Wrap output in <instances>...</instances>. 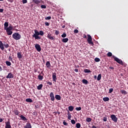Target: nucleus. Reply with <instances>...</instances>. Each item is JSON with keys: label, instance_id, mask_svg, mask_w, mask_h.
I'll return each mask as SVG.
<instances>
[{"label": "nucleus", "instance_id": "nucleus-37", "mask_svg": "<svg viewBox=\"0 0 128 128\" xmlns=\"http://www.w3.org/2000/svg\"><path fill=\"white\" fill-rule=\"evenodd\" d=\"M66 36L67 34H66L65 32H64V34H62L61 35V37H62V38H66Z\"/></svg>", "mask_w": 128, "mask_h": 128}, {"label": "nucleus", "instance_id": "nucleus-61", "mask_svg": "<svg viewBox=\"0 0 128 128\" xmlns=\"http://www.w3.org/2000/svg\"><path fill=\"white\" fill-rule=\"evenodd\" d=\"M2 70V68L1 66H0V72Z\"/></svg>", "mask_w": 128, "mask_h": 128}, {"label": "nucleus", "instance_id": "nucleus-32", "mask_svg": "<svg viewBox=\"0 0 128 128\" xmlns=\"http://www.w3.org/2000/svg\"><path fill=\"white\" fill-rule=\"evenodd\" d=\"M92 121V118H86V122H90Z\"/></svg>", "mask_w": 128, "mask_h": 128}, {"label": "nucleus", "instance_id": "nucleus-48", "mask_svg": "<svg viewBox=\"0 0 128 128\" xmlns=\"http://www.w3.org/2000/svg\"><path fill=\"white\" fill-rule=\"evenodd\" d=\"M62 124H64V126H68V123L66 122V120H64Z\"/></svg>", "mask_w": 128, "mask_h": 128}, {"label": "nucleus", "instance_id": "nucleus-25", "mask_svg": "<svg viewBox=\"0 0 128 128\" xmlns=\"http://www.w3.org/2000/svg\"><path fill=\"white\" fill-rule=\"evenodd\" d=\"M83 72L85 73H90L91 72V70L88 69H84V70H83Z\"/></svg>", "mask_w": 128, "mask_h": 128}, {"label": "nucleus", "instance_id": "nucleus-62", "mask_svg": "<svg viewBox=\"0 0 128 128\" xmlns=\"http://www.w3.org/2000/svg\"><path fill=\"white\" fill-rule=\"evenodd\" d=\"M92 128H97L94 125L92 126Z\"/></svg>", "mask_w": 128, "mask_h": 128}, {"label": "nucleus", "instance_id": "nucleus-41", "mask_svg": "<svg viewBox=\"0 0 128 128\" xmlns=\"http://www.w3.org/2000/svg\"><path fill=\"white\" fill-rule=\"evenodd\" d=\"M4 46L5 48H8L10 47V45H8V44H4Z\"/></svg>", "mask_w": 128, "mask_h": 128}, {"label": "nucleus", "instance_id": "nucleus-60", "mask_svg": "<svg viewBox=\"0 0 128 128\" xmlns=\"http://www.w3.org/2000/svg\"><path fill=\"white\" fill-rule=\"evenodd\" d=\"M94 78H95V80H96V78H97L96 76H94Z\"/></svg>", "mask_w": 128, "mask_h": 128}, {"label": "nucleus", "instance_id": "nucleus-5", "mask_svg": "<svg viewBox=\"0 0 128 128\" xmlns=\"http://www.w3.org/2000/svg\"><path fill=\"white\" fill-rule=\"evenodd\" d=\"M47 38L50 40H55L56 37L54 36H52V34H48L47 35Z\"/></svg>", "mask_w": 128, "mask_h": 128}, {"label": "nucleus", "instance_id": "nucleus-16", "mask_svg": "<svg viewBox=\"0 0 128 128\" xmlns=\"http://www.w3.org/2000/svg\"><path fill=\"white\" fill-rule=\"evenodd\" d=\"M7 78H14V75L12 73H10L8 74V76L6 77Z\"/></svg>", "mask_w": 128, "mask_h": 128}, {"label": "nucleus", "instance_id": "nucleus-34", "mask_svg": "<svg viewBox=\"0 0 128 128\" xmlns=\"http://www.w3.org/2000/svg\"><path fill=\"white\" fill-rule=\"evenodd\" d=\"M6 64L8 66H10V65H12V63L9 61H6Z\"/></svg>", "mask_w": 128, "mask_h": 128}, {"label": "nucleus", "instance_id": "nucleus-64", "mask_svg": "<svg viewBox=\"0 0 128 128\" xmlns=\"http://www.w3.org/2000/svg\"><path fill=\"white\" fill-rule=\"evenodd\" d=\"M86 35H84V38H86Z\"/></svg>", "mask_w": 128, "mask_h": 128}, {"label": "nucleus", "instance_id": "nucleus-6", "mask_svg": "<svg viewBox=\"0 0 128 128\" xmlns=\"http://www.w3.org/2000/svg\"><path fill=\"white\" fill-rule=\"evenodd\" d=\"M6 126L5 128H12V126H10V119H8V121L5 122Z\"/></svg>", "mask_w": 128, "mask_h": 128}, {"label": "nucleus", "instance_id": "nucleus-51", "mask_svg": "<svg viewBox=\"0 0 128 128\" xmlns=\"http://www.w3.org/2000/svg\"><path fill=\"white\" fill-rule=\"evenodd\" d=\"M47 84H48V85H50V86L52 85V83L51 82H47Z\"/></svg>", "mask_w": 128, "mask_h": 128}, {"label": "nucleus", "instance_id": "nucleus-28", "mask_svg": "<svg viewBox=\"0 0 128 128\" xmlns=\"http://www.w3.org/2000/svg\"><path fill=\"white\" fill-rule=\"evenodd\" d=\"M68 120H70L72 116H71V114L70 112H69V110L68 111Z\"/></svg>", "mask_w": 128, "mask_h": 128}, {"label": "nucleus", "instance_id": "nucleus-58", "mask_svg": "<svg viewBox=\"0 0 128 128\" xmlns=\"http://www.w3.org/2000/svg\"><path fill=\"white\" fill-rule=\"evenodd\" d=\"M74 72H78V69H74Z\"/></svg>", "mask_w": 128, "mask_h": 128}, {"label": "nucleus", "instance_id": "nucleus-59", "mask_svg": "<svg viewBox=\"0 0 128 128\" xmlns=\"http://www.w3.org/2000/svg\"><path fill=\"white\" fill-rule=\"evenodd\" d=\"M3 122V119L0 118V122Z\"/></svg>", "mask_w": 128, "mask_h": 128}, {"label": "nucleus", "instance_id": "nucleus-52", "mask_svg": "<svg viewBox=\"0 0 128 128\" xmlns=\"http://www.w3.org/2000/svg\"><path fill=\"white\" fill-rule=\"evenodd\" d=\"M109 68L112 69V70H114V68H113L112 66H110Z\"/></svg>", "mask_w": 128, "mask_h": 128}, {"label": "nucleus", "instance_id": "nucleus-19", "mask_svg": "<svg viewBox=\"0 0 128 128\" xmlns=\"http://www.w3.org/2000/svg\"><path fill=\"white\" fill-rule=\"evenodd\" d=\"M55 98H56V100H60V99L62 98L60 97V96L58 94H56L55 96Z\"/></svg>", "mask_w": 128, "mask_h": 128}, {"label": "nucleus", "instance_id": "nucleus-45", "mask_svg": "<svg viewBox=\"0 0 128 128\" xmlns=\"http://www.w3.org/2000/svg\"><path fill=\"white\" fill-rule=\"evenodd\" d=\"M40 8H46V6L45 5H42L40 6Z\"/></svg>", "mask_w": 128, "mask_h": 128}, {"label": "nucleus", "instance_id": "nucleus-22", "mask_svg": "<svg viewBox=\"0 0 128 128\" xmlns=\"http://www.w3.org/2000/svg\"><path fill=\"white\" fill-rule=\"evenodd\" d=\"M42 87H43V84H40V85L38 86H37V90H42Z\"/></svg>", "mask_w": 128, "mask_h": 128}, {"label": "nucleus", "instance_id": "nucleus-15", "mask_svg": "<svg viewBox=\"0 0 128 128\" xmlns=\"http://www.w3.org/2000/svg\"><path fill=\"white\" fill-rule=\"evenodd\" d=\"M12 30H6L7 35L10 36L12 34Z\"/></svg>", "mask_w": 128, "mask_h": 128}, {"label": "nucleus", "instance_id": "nucleus-14", "mask_svg": "<svg viewBox=\"0 0 128 128\" xmlns=\"http://www.w3.org/2000/svg\"><path fill=\"white\" fill-rule=\"evenodd\" d=\"M4 30H12V26L10 25L8 27H6V28H4Z\"/></svg>", "mask_w": 128, "mask_h": 128}, {"label": "nucleus", "instance_id": "nucleus-53", "mask_svg": "<svg viewBox=\"0 0 128 128\" xmlns=\"http://www.w3.org/2000/svg\"><path fill=\"white\" fill-rule=\"evenodd\" d=\"M8 0V2H10V3H12V2H14V0Z\"/></svg>", "mask_w": 128, "mask_h": 128}, {"label": "nucleus", "instance_id": "nucleus-21", "mask_svg": "<svg viewBox=\"0 0 128 128\" xmlns=\"http://www.w3.org/2000/svg\"><path fill=\"white\" fill-rule=\"evenodd\" d=\"M68 38H64L62 39V42L64 43H66L68 42Z\"/></svg>", "mask_w": 128, "mask_h": 128}, {"label": "nucleus", "instance_id": "nucleus-12", "mask_svg": "<svg viewBox=\"0 0 128 128\" xmlns=\"http://www.w3.org/2000/svg\"><path fill=\"white\" fill-rule=\"evenodd\" d=\"M13 113H14V114H16V116H19V114L20 112H19V111L17 109H15L14 110H13Z\"/></svg>", "mask_w": 128, "mask_h": 128}, {"label": "nucleus", "instance_id": "nucleus-63", "mask_svg": "<svg viewBox=\"0 0 128 128\" xmlns=\"http://www.w3.org/2000/svg\"><path fill=\"white\" fill-rule=\"evenodd\" d=\"M65 27H66L65 26H62V28H65Z\"/></svg>", "mask_w": 128, "mask_h": 128}, {"label": "nucleus", "instance_id": "nucleus-46", "mask_svg": "<svg viewBox=\"0 0 128 128\" xmlns=\"http://www.w3.org/2000/svg\"><path fill=\"white\" fill-rule=\"evenodd\" d=\"M28 2L27 0H22V3H23V4H26Z\"/></svg>", "mask_w": 128, "mask_h": 128}, {"label": "nucleus", "instance_id": "nucleus-30", "mask_svg": "<svg viewBox=\"0 0 128 128\" xmlns=\"http://www.w3.org/2000/svg\"><path fill=\"white\" fill-rule=\"evenodd\" d=\"M120 92L122 93V94H124V95L126 94H127L126 92V90H120Z\"/></svg>", "mask_w": 128, "mask_h": 128}, {"label": "nucleus", "instance_id": "nucleus-29", "mask_svg": "<svg viewBox=\"0 0 128 128\" xmlns=\"http://www.w3.org/2000/svg\"><path fill=\"white\" fill-rule=\"evenodd\" d=\"M51 65H50V62L49 61H48L47 62H46V66H47V68H50V67Z\"/></svg>", "mask_w": 128, "mask_h": 128}, {"label": "nucleus", "instance_id": "nucleus-57", "mask_svg": "<svg viewBox=\"0 0 128 128\" xmlns=\"http://www.w3.org/2000/svg\"><path fill=\"white\" fill-rule=\"evenodd\" d=\"M4 11V10H3L2 8H0V12H3Z\"/></svg>", "mask_w": 128, "mask_h": 128}, {"label": "nucleus", "instance_id": "nucleus-1", "mask_svg": "<svg viewBox=\"0 0 128 128\" xmlns=\"http://www.w3.org/2000/svg\"><path fill=\"white\" fill-rule=\"evenodd\" d=\"M44 34V32L42 30H40V32L36 30H34V34L32 35V38H34L35 40H41L40 36H43Z\"/></svg>", "mask_w": 128, "mask_h": 128}, {"label": "nucleus", "instance_id": "nucleus-10", "mask_svg": "<svg viewBox=\"0 0 128 128\" xmlns=\"http://www.w3.org/2000/svg\"><path fill=\"white\" fill-rule=\"evenodd\" d=\"M56 72L52 73V80L54 82L56 81Z\"/></svg>", "mask_w": 128, "mask_h": 128}, {"label": "nucleus", "instance_id": "nucleus-3", "mask_svg": "<svg viewBox=\"0 0 128 128\" xmlns=\"http://www.w3.org/2000/svg\"><path fill=\"white\" fill-rule=\"evenodd\" d=\"M12 38L16 40H20L21 38V35L18 32H16L12 34Z\"/></svg>", "mask_w": 128, "mask_h": 128}, {"label": "nucleus", "instance_id": "nucleus-24", "mask_svg": "<svg viewBox=\"0 0 128 128\" xmlns=\"http://www.w3.org/2000/svg\"><path fill=\"white\" fill-rule=\"evenodd\" d=\"M82 84H88V80H86V79H84L82 80Z\"/></svg>", "mask_w": 128, "mask_h": 128}, {"label": "nucleus", "instance_id": "nucleus-4", "mask_svg": "<svg viewBox=\"0 0 128 128\" xmlns=\"http://www.w3.org/2000/svg\"><path fill=\"white\" fill-rule=\"evenodd\" d=\"M88 44H91V46H94V42H92V36L88 34Z\"/></svg>", "mask_w": 128, "mask_h": 128}, {"label": "nucleus", "instance_id": "nucleus-7", "mask_svg": "<svg viewBox=\"0 0 128 128\" xmlns=\"http://www.w3.org/2000/svg\"><path fill=\"white\" fill-rule=\"evenodd\" d=\"M110 118H112V120L114 122H117L118 118L116 116L115 114L110 115Z\"/></svg>", "mask_w": 128, "mask_h": 128}, {"label": "nucleus", "instance_id": "nucleus-20", "mask_svg": "<svg viewBox=\"0 0 128 128\" xmlns=\"http://www.w3.org/2000/svg\"><path fill=\"white\" fill-rule=\"evenodd\" d=\"M20 118H21L22 120L24 121H26L27 120V118L24 116H23L22 115L20 116Z\"/></svg>", "mask_w": 128, "mask_h": 128}, {"label": "nucleus", "instance_id": "nucleus-47", "mask_svg": "<svg viewBox=\"0 0 128 128\" xmlns=\"http://www.w3.org/2000/svg\"><path fill=\"white\" fill-rule=\"evenodd\" d=\"M74 34H78V30L76 29V30H74Z\"/></svg>", "mask_w": 128, "mask_h": 128}, {"label": "nucleus", "instance_id": "nucleus-36", "mask_svg": "<svg viewBox=\"0 0 128 128\" xmlns=\"http://www.w3.org/2000/svg\"><path fill=\"white\" fill-rule=\"evenodd\" d=\"M107 56L108 57L113 56H112V53L111 52H108V53H107Z\"/></svg>", "mask_w": 128, "mask_h": 128}, {"label": "nucleus", "instance_id": "nucleus-50", "mask_svg": "<svg viewBox=\"0 0 128 128\" xmlns=\"http://www.w3.org/2000/svg\"><path fill=\"white\" fill-rule=\"evenodd\" d=\"M60 34V32L58 30H55V34H56V35H58Z\"/></svg>", "mask_w": 128, "mask_h": 128}, {"label": "nucleus", "instance_id": "nucleus-54", "mask_svg": "<svg viewBox=\"0 0 128 128\" xmlns=\"http://www.w3.org/2000/svg\"><path fill=\"white\" fill-rule=\"evenodd\" d=\"M45 24L46 26H49V25H50V24H49V23L48 22H45Z\"/></svg>", "mask_w": 128, "mask_h": 128}, {"label": "nucleus", "instance_id": "nucleus-43", "mask_svg": "<svg viewBox=\"0 0 128 128\" xmlns=\"http://www.w3.org/2000/svg\"><path fill=\"white\" fill-rule=\"evenodd\" d=\"M71 123L72 124H76V122L75 121V120H71Z\"/></svg>", "mask_w": 128, "mask_h": 128}, {"label": "nucleus", "instance_id": "nucleus-55", "mask_svg": "<svg viewBox=\"0 0 128 128\" xmlns=\"http://www.w3.org/2000/svg\"><path fill=\"white\" fill-rule=\"evenodd\" d=\"M8 60H10V61L12 60V56H9Z\"/></svg>", "mask_w": 128, "mask_h": 128}, {"label": "nucleus", "instance_id": "nucleus-17", "mask_svg": "<svg viewBox=\"0 0 128 128\" xmlns=\"http://www.w3.org/2000/svg\"><path fill=\"white\" fill-rule=\"evenodd\" d=\"M0 48H1L2 50H4V44H3L2 41H0Z\"/></svg>", "mask_w": 128, "mask_h": 128}, {"label": "nucleus", "instance_id": "nucleus-44", "mask_svg": "<svg viewBox=\"0 0 128 128\" xmlns=\"http://www.w3.org/2000/svg\"><path fill=\"white\" fill-rule=\"evenodd\" d=\"M51 19V16H46L45 18L46 20H50Z\"/></svg>", "mask_w": 128, "mask_h": 128}, {"label": "nucleus", "instance_id": "nucleus-42", "mask_svg": "<svg viewBox=\"0 0 128 128\" xmlns=\"http://www.w3.org/2000/svg\"><path fill=\"white\" fill-rule=\"evenodd\" d=\"M113 91H114L113 88H110V90L108 91V94H111V93H112V92H113Z\"/></svg>", "mask_w": 128, "mask_h": 128}, {"label": "nucleus", "instance_id": "nucleus-8", "mask_svg": "<svg viewBox=\"0 0 128 128\" xmlns=\"http://www.w3.org/2000/svg\"><path fill=\"white\" fill-rule=\"evenodd\" d=\"M44 76L43 72H40V73L38 76V79L40 80H42L44 79Z\"/></svg>", "mask_w": 128, "mask_h": 128}, {"label": "nucleus", "instance_id": "nucleus-13", "mask_svg": "<svg viewBox=\"0 0 128 128\" xmlns=\"http://www.w3.org/2000/svg\"><path fill=\"white\" fill-rule=\"evenodd\" d=\"M24 128H32V126L30 123H27L26 126H24Z\"/></svg>", "mask_w": 128, "mask_h": 128}, {"label": "nucleus", "instance_id": "nucleus-31", "mask_svg": "<svg viewBox=\"0 0 128 128\" xmlns=\"http://www.w3.org/2000/svg\"><path fill=\"white\" fill-rule=\"evenodd\" d=\"M103 100H104V102H108V100H110V98L108 97H104V98H103Z\"/></svg>", "mask_w": 128, "mask_h": 128}, {"label": "nucleus", "instance_id": "nucleus-9", "mask_svg": "<svg viewBox=\"0 0 128 128\" xmlns=\"http://www.w3.org/2000/svg\"><path fill=\"white\" fill-rule=\"evenodd\" d=\"M34 48H36L37 52H41V46H40V45L38 44H35L34 46Z\"/></svg>", "mask_w": 128, "mask_h": 128}, {"label": "nucleus", "instance_id": "nucleus-35", "mask_svg": "<svg viewBox=\"0 0 128 128\" xmlns=\"http://www.w3.org/2000/svg\"><path fill=\"white\" fill-rule=\"evenodd\" d=\"M76 128H80V123L78 122L76 124Z\"/></svg>", "mask_w": 128, "mask_h": 128}, {"label": "nucleus", "instance_id": "nucleus-2", "mask_svg": "<svg viewBox=\"0 0 128 128\" xmlns=\"http://www.w3.org/2000/svg\"><path fill=\"white\" fill-rule=\"evenodd\" d=\"M112 58H114V60H115L118 64H121L122 66H124V63L118 58L114 56H112Z\"/></svg>", "mask_w": 128, "mask_h": 128}, {"label": "nucleus", "instance_id": "nucleus-49", "mask_svg": "<svg viewBox=\"0 0 128 128\" xmlns=\"http://www.w3.org/2000/svg\"><path fill=\"white\" fill-rule=\"evenodd\" d=\"M108 118H106V116H105L103 118V121L104 122H106Z\"/></svg>", "mask_w": 128, "mask_h": 128}, {"label": "nucleus", "instance_id": "nucleus-39", "mask_svg": "<svg viewBox=\"0 0 128 128\" xmlns=\"http://www.w3.org/2000/svg\"><path fill=\"white\" fill-rule=\"evenodd\" d=\"M94 60H95L96 62H100V60L99 58H96L95 59H94Z\"/></svg>", "mask_w": 128, "mask_h": 128}, {"label": "nucleus", "instance_id": "nucleus-27", "mask_svg": "<svg viewBox=\"0 0 128 128\" xmlns=\"http://www.w3.org/2000/svg\"><path fill=\"white\" fill-rule=\"evenodd\" d=\"M4 28H8V22H5L4 24Z\"/></svg>", "mask_w": 128, "mask_h": 128}, {"label": "nucleus", "instance_id": "nucleus-18", "mask_svg": "<svg viewBox=\"0 0 128 128\" xmlns=\"http://www.w3.org/2000/svg\"><path fill=\"white\" fill-rule=\"evenodd\" d=\"M17 55H18V59H21L22 58V52H18V53L17 54Z\"/></svg>", "mask_w": 128, "mask_h": 128}, {"label": "nucleus", "instance_id": "nucleus-38", "mask_svg": "<svg viewBox=\"0 0 128 128\" xmlns=\"http://www.w3.org/2000/svg\"><path fill=\"white\" fill-rule=\"evenodd\" d=\"M101 80V74H98L97 77V80Z\"/></svg>", "mask_w": 128, "mask_h": 128}, {"label": "nucleus", "instance_id": "nucleus-40", "mask_svg": "<svg viewBox=\"0 0 128 128\" xmlns=\"http://www.w3.org/2000/svg\"><path fill=\"white\" fill-rule=\"evenodd\" d=\"M76 110L77 111H80L82 110V108L81 107H76Z\"/></svg>", "mask_w": 128, "mask_h": 128}, {"label": "nucleus", "instance_id": "nucleus-23", "mask_svg": "<svg viewBox=\"0 0 128 128\" xmlns=\"http://www.w3.org/2000/svg\"><path fill=\"white\" fill-rule=\"evenodd\" d=\"M26 102H30V103L33 102L32 98H26Z\"/></svg>", "mask_w": 128, "mask_h": 128}, {"label": "nucleus", "instance_id": "nucleus-33", "mask_svg": "<svg viewBox=\"0 0 128 128\" xmlns=\"http://www.w3.org/2000/svg\"><path fill=\"white\" fill-rule=\"evenodd\" d=\"M68 109L70 112H72L74 110V107L72 106H70L68 107Z\"/></svg>", "mask_w": 128, "mask_h": 128}, {"label": "nucleus", "instance_id": "nucleus-11", "mask_svg": "<svg viewBox=\"0 0 128 128\" xmlns=\"http://www.w3.org/2000/svg\"><path fill=\"white\" fill-rule=\"evenodd\" d=\"M50 100L52 101L54 100V94L52 92H50Z\"/></svg>", "mask_w": 128, "mask_h": 128}, {"label": "nucleus", "instance_id": "nucleus-26", "mask_svg": "<svg viewBox=\"0 0 128 128\" xmlns=\"http://www.w3.org/2000/svg\"><path fill=\"white\" fill-rule=\"evenodd\" d=\"M32 2L36 4H38L40 3V0H33Z\"/></svg>", "mask_w": 128, "mask_h": 128}, {"label": "nucleus", "instance_id": "nucleus-56", "mask_svg": "<svg viewBox=\"0 0 128 128\" xmlns=\"http://www.w3.org/2000/svg\"><path fill=\"white\" fill-rule=\"evenodd\" d=\"M32 114L33 116H36L37 114L36 112H33Z\"/></svg>", "mask_w": 128, "mask_h": 128}]
</instances>
